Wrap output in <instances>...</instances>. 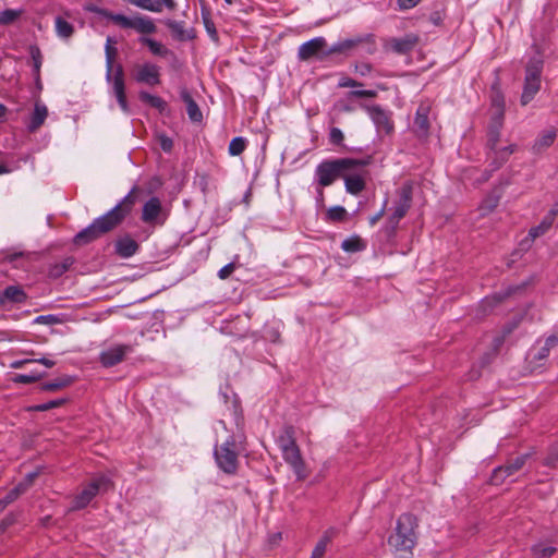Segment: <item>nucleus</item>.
I'll use <instances>...</instances> for the list:
<instances>
[{"label": "nucleus", "mask_w": 558, "mask_h": 558, "mask_svg": "<svg viewBox=\"0 0 558 558\" xmlns=\"http://www.w3.org/2000/svg\"><path fill=\"white\" fill-rule=\"evenodd\" d=\"M134 190L132 189L113 208L94 219L90 225L81 230L74 236V243L76 245L89 244L119 227L129 216L135 204Z\"/></svg>", "instance_id": "obj_1"}, {"label": "nucleus", "mask_w": 558, "mask_h": 558, "mask_svg": "<svg viewBox=\"0 0 558 558\" xmlns=\"http://www.w3.org/2000/svg\"><path fill=\"white\" fill-rule=\"evenodd\" d=\"M417 519L411 513H403L397 520L395 533L389 536L388 543L395 551L404 558H410L416 544Z\"/></svg>", "instance_id": "obj_2"}, {"label": "nucleus", "mask_w": 558, "mask_h": 558, "mask_svg": "<svg viewBox=\"0 0 558 558\" xmlns=\"http://www.w3.org/2000/svg\"><path fill=\"white\" fill-rule=\"evenodd\" d=\"M114 44L116 41L111 37L107 38L105 46L106 80L111 84L112 93L117 98L121 110L125 113H129L130 108L125 95L124 72L122 65L118 64L113 73V61L118 53L117 48L113 47Z\"/></svg>", "instance_id": "obj_3"}, {"label": "nucleus", "mask_w": 558, "mask_h": 558, "mask_svg": "<svg viewBox=\"0 0 558 558\" xmlns=\"http://www.w3.org/2000/svg\"><path fill=\"white\" fill-rule=\"evenodd\" d=\"M412 199L413 183L411 181H407L397 190V199L391 208L392 213L381 229L387 238L396 235L400 220L405 217L412 206Z\"/></svg>", "instance_id": "obj_4"}, {"label": "nucleus", "mask_w": 558, "mask_h": 558, "mask_svg": "<svg viewBox=\"0 0 558 558\" xmlns=\"http://www.w3.org/2000/svg\"><path fill=\"white\" fill-rule=\"evenodd\" d=\"M355 165L351 158L326 159L315 168V180L319 186H330L338 178L342 179L343 171Z\"/></svg>", "instance_id": "obj_5"}, {"label": "nucleus", "mask_w": 558, "mask_h": 558, "mask_svg": "<svg viewBox=\"0 0 558 558\" xmlns=\"http://www.w3.org/2000/svg\"><path fill=\"white\" fill-rule=\"evenodd\" d=\"M351 160L355 162V165L350 166L343 171L342 179L347 193L359 195L366 187V179L368 175L366 167L371 163V159L351 158Z\"/></svg>", "instance_id": "obj_6"}, {"label": "nucleus", "mask_w": 558, "mask_h": 558, "mask_svg": "<svg viewBox=\"0 0 558 558\" xmlns=\"http://www.w3.org/2000/svg\"><path fill=\"white\" fill-rule=\"evenodd\" d=\"M543 70V60L541 57L532 58L525 69V78L523 92L521 95V105L526 106L533 100L541 88V74Z\"/></svg>", "instance_id": "obj_7"}, {"label": "nucleus", "mask_w": 558, "mask_h": 558, "mask_svg": "<svg viewBox=\"0 0 558 558\" xmlns=\"http://www.w3.org/2000/svg\"><path fill=\"white\" fill-rule=\"evenodd\" d=\"M110 487L111 481L109 477L105 475L94 477L83 487L82 492L74 497L71 509L80 510L87 507L97 494L107 492Z\"/></svg>", "instance_id": "obj_8"}, {"label": "nucleus", "mask_w": 558, "mask_h": 558, "mask_svg": "<svg viewBox=\"0 0 558 558\" xmlns=\"http://www.w3.org/2000/svg\"><path fill=\"white\" fill-rule=\"evenodd\" d=\"M215 458L218 466L228 474H234L238 470V452L235 440L229 437L219 448L215 450Z\"/></svg>", "instance_id": "obj_9"}, {"label": "nucleus", "mask_w": 558, "mask_h": 558, "mask_svg": "<svg viewBox=\"0 0 558 558\" xmlns=\"http://www.w3.org/2000/svg\"><path fill=\"white\" fill-rule=\"evenodd\" d=\"M500 131L501 129L488 128L487 145L492 153L494 154V170L499 168L508 159V157L515 150V145H509L504 148L497 147L500 138Z\"/></svg>", "instance_id": "obj_10"}, {"label": "nucleus", "mask_w": 558, "mask_h": 558, "mask_svg": "<svg viewBox=\"0 0 558 558\" xmlns=\"http://www.w3.org/2000/svg\"><path fill=\"white\" fill-rule=\"evenodd\" d=\"M132 352L131 344H114L100 352L99 362L104 367H112L121 363Z\"/></svg>", "instance_id": "obj_11"}, {"label": "nucleus", "mask_w": 558, "mask_h": 558, "mask_svg": "<svg viewBox=\"0 0 558 558\" xmlns=\"http://www.w3.org/2000/svg\"><path fill=\"white\" fill-rule=\"evenodd\" d=\"M133 77L140 84L156 86L160 84V68L151 62H145L135 68Z\"/></svg>", "instance_id": "obj_12"}, {"label": "nucleus", "mask_w": 558, "mask_h": 558, "mask_svg": "<svg viewBox=\"0 0 558 558\" xmlns=\"http://www.w3.org/2000/svg\"><path fill=\"white\" fill-rule=\"evenodd\" d=\"M526 459H527V456L522 454V456L517 457L513 461L508 462L501 466L494 469L492 476H490L492 484L499 485V484L504 483V481L507 477L513 475L514 473H517L519 470H521L523 468Z\"/></svg>", "instance_id": "obj_13"}, {"label": "nucleus", "mask_w": 558, "mask_h": 558, "mask_svg": "<svg viewBox=\"0 0 558 558\" xmlns=\"http://www.w3.org/2000/svg\"><path fill=\"white\" fill-rule=\"evenodd\" d=\"M327 46L326 39L324 37H315L306 43H303L299 47L298 57L300 60H310L313 57H318L320 53L323 56H327L331 52H335L336 49H331L329 51H324Z\"/></svg>", "instance_id": "obj_14"}, {"label": "nucleus", "mask_w": 558, "mask_h": 558, "mask_svg": "<svg viewBox=\"0 0 558 558\" xmlns=\"http://www.w3.org/2000/svg\"><path fill=\"white\" fill-rule=\"evenodd\" d=\"M283 460L292 468L298 480L306 477L305 463L302 459L299 446L295 444L291 447L281 449Z\"/></svg>", "instance_id": "obj_15"}, {"label": "nucleus", "mask_w": 558, "mask_h": 558, "mask_svg": "<svg viewBox=\"0 0 558 558\" xmlns=\"http://www.w3.org/2000/svg\"><path fill=\"white\" fill-rule=\"evenodd\" d=\"M366 110L377 128L378 132L389 134L393 130V123L389 114L379 106H368Z\"/></svg>", "instance_id": "obj_16"}, {"label": "nucleus", "mask_w": 558, "mask_h": 558, "mask_svg": "<svg viewBox=\"0 0 558 558\" xmlns=\"http://www.w3.org/2000/svg\"><path fill=\"white\" fill-rule=\"evenodd\" d=\"M418 37L414 34H407L403 37L400 38H389L385 45L387 49H390L391 51L399 53V54H405L413 50V48L417 45Z\"/></svg>", "instance_id": "obj_17"}, {"label": "nucleus", "mask_w": 558, "mask_h": 558, "mask_svg": "<svg viewBox=\"0 0 558 558\" xmlns=\"http://www.w3.org/2000/svg\"><path fill=\"white\" fill-rule=\"evenodd\" d=\"M429 112L430 106L427 102H422L417 107L414 118V132L420 137H426L429 132Z\"/></svg>", "instance_id": "obj_18"}, {"label": "nucleus", "mask_w": 558, "mask_h": 558, "mask_svg": "<svg viewBox=\"0 0 558 558\" xmlns=\"http://www.w3.org/2000/svg\"><path fill=\"white\" fill-rule=\"evenodd\" d=\"M48 117V108L41 101H36L34 105V111L29 116L26 123V129L29 133H35L46 121Z\"/></svg>", "instance_id": "obj_19"}, {"label": "nucleus", "mask_w": 558, "mask_h": 558, "mask_svg": "<svg viewBox=\"0 0 558 558\" xmlns=\"http://www.w3.org/2000/svg\"><path fill=\"white\" fill-rule=\"evenodd\" d=\"M138 243L130 235H124L116 241L114 250L117 255L122 258H130L138 251Z\"/></svg>", "instance_id": "obj_20"}, {"label": "nucleus", "mask_w": 558, "mask_h": 558, "mask_svg": "<svg viewBox=\"0 0 558 558\" xmlns=\"http://www.w3.org/2000/svg\"><path fill=\"white\" fill-rule=\"evenodd\" d=\"M557 215V210H550L541 221L539 225L533 227L529 231L527 238L523 241L524 242H533L536 238L545 234L553 226L555 218Z\"/></svg>", "instance_id": "obj_21"}, {"label": "nucleus", "mask_w": 558, "mask_h": 558, "mask_svg": "<svg viewBox=\"0 0 558 558\" xmlns=\"http://www.w3.org/2000/svg\"><path fill=\"white\" fill-rule=\"evenodd\" d=\"M181 99L184 101L186 106V112L192 122H202L203 113L196 104V101L192 98L191 94L187 89L183 88L180 93Z\"/></svg>", "instance_id": "obj_22"}, {"label": "nucleus", "mask_w": 558, "mask_h": 558, "mask_svg": "<svg viewBox=\"0 0 558 558\" xmlns=\"http://www.w3.org/2000/svg\"><path fill=\"white\" fill-rule=\"evenodd\" d=\"M161 213V203L158 197H150L143 206L142 220L146 223L156 221Z\"/></svg>", "instance_id": "obj_23"}, {"label": "nucleus", "mask_w": 558, "mask_h": 558, "mask_svg": "<svg viewBox=\"0 0 558 558\" xmlns=\"http://www.w3.org/2000/svg\"><path fill=\"white\" fill-rule=\"evenodd\" d=\"M131 28L140 34H154L156 32V25L154 21L148 16L138 14L132 17Z\"/></svg>", "instance_id": "obj_24"}, {"label": "nucleus", "mask_w": 558, "mask_h": 558, "mask_svg": "<svg viewBox=\"0 0 558 558\" xmlns=\"http://www.w3.org/2000/svg\"><path fill=\"white\" fill-rule=\"evenodd\" d=\"M4 304L24 303L27 299L25 291L20 286H9L2 292Z\"/></svg>", "instance_id": "obj_25"}, {"label": "nucleus", "mask_w": 558, "mask_h": 558, "mask_svg": "<svg viewBox=\"0 0 558 558\" xmlns=\"http://www.w3.org/2000/svg\"><path fill=\"white\" fill-rule=\"evenodd\" d=\"M140 43L148 47L149 51L157 57L167 58L172 56V51L168 49L163 44L150 38V37H141Z\"/></svg>", "instance_id": "obj_26"}, {"label": "nucleus", "mask_w": 558, "mask_h": 558, "mask_svg": "<svg viewBox=\"0 0 558 558\" xmlns=\"http://www.w3.org/2000/svg\"><path fill=\"white\" fill-rule=\"evenodd\" d=\"M556 138V130L549 129L539 134V136L536 138L533 149L535 151H542L543 149L549 147Z\"/></svg>", "instance_id": "obj_27"}, {"label": "nucleus", "mask_w": 558, "mask_h": 558, "mask_svg": "<svg viewBox=\"0 0 558 558\" xmlns=\"http://www.w3.org/2000/svg\"><path fill=\"white\" fill-rule=\"evenodd\" d=\"M280 450L295 445L294 428L290 425L284 426L276 439Z\"/></svg>", "instance_id": "obj_28"}, {"label": "nucleus", "mask_w": 558, "mask_h": 558, "mask_svg": "<svg viewBox=\"0 0 558 558\" xmlns=\"http://www.w3.org/2000/svg\"><path fill=\"white\" fill-rule=\"evenodd\" d=\"M73 265V258L66 257L62 262L54 263L49 266L48 276L52 279L61 277Z\"/></svg>", "instance_id": "obj_29"}, {"label": "nucleus", "mask_w": 558, "mask_h": 558, "mask_svg": "<svg viewBox=\"0 0 558 558\" xmlns=\"http://www.w3.org/2000/svg\"><path fill=\"white\" fill-rule=\"evenodd\" d=\"M28 50H29L31 59L33 61L34 76L36 78V82L39 83L40 82V68L43 64L41 51H40L39 47L36 45L29 46Z\"/></svg>", "instance_id": "obj_30"}, {"label": "nucleus", "mask_w": 558, "mask_h": 558, "mask_svg": "<svg viewBox=\"0 0 558 558\" xmlns=\"http://www.w3.org/2000/svg\"><path fill=\"white\" fill-rule=\"evenodd\" d=\"M140 99L143 102L150 105L153 108H156L159 112H163L167 108V102L159 96L151 95L147 92H140Z\"/></svg>", "instance_id": "obj_31"}, {"label": "nucleus", "mask_w": 558, "mask_h": 558, "mask_svg": "<svg viewBox=\"0 0 558 558\" xmlns=\"http://www.w3.org/2000/svg\"><path fill=\"white\" fill-rule=\"evenodd\" d=\"M531 551L532 558H551L556 554L557 548L545 543H538L531 548Z\"/></svg>", "instance_id": "obj_32"}, {"label": "nucleus", "mask_w": 558, "mask_h": 558, "mask_svg": "<svg viewBox=\"0 0 558 558\" xmlns=\"http://www.w3.org/2000/svg\"><path fill=\"white\" fill-rule=\"evenodd\" d=\"M56 33L59 37L68 39L73 35L74 27L71 23L61 16H57L54 20Z\"/></svg>", "instance_id": "obj_33"}, {"label": "nucleus", "mask_w": 558, "mask_h": 558, "mask_svg": "<svg viewBox=\"0 0 558 558\" xmlns=\"http://www.w3.org/2000/svg\"><path fill=\"white\" fill-rule=\"evenodd\" d=\"M73 379L70 376H62L54 380L45 383L40 386V390L43 391H57L64 387H68L72 384Z\"/></svg>", "instance_id": "obj_34"}, {"label": "nucleus", "mask_w": 558, "mask_h": 558, "mask_svg": "<svg viewBox=\"0 0 558 558\" xmlns=\"http://www.w3.org/2000/svg\"><path fill=\"white\" fill-rule=\"evenodd\" d=\"M104 16L122 28L132 27V17H129L126 15L113 12H105Z\"/></svg>", "instance_id": "obj_35"}, {"label": "nucleus", "mask_w": 558, "mask_h": 558, "mask_svg": "<svg viewBox=\"0 0 558 558\" xmlns=\"http://www.w3.org/2000/svg\"><path fill=\"white\" fill-rule=\"evenodd\" d=\"M22 9H7L0 11V25H10L15 22L22 14Z\"/></svg>", "instance_id": "obj_36"}, {"label": "nucleus", "mask_w": 558, "mask_h": 558, "mask_svg": "<svg viewBox=\"0 0 558 558\" xmlns=\"http://www.w3.org/2000/svg\"><path fill=\"white\" fill-rule=\"evenodd\" d=\"M24 494V487L16 485L2 499H0V512H2L10 504Z\"/></svg>", "instance_id": "obj_37"}, {"label": "nucleus", "mask_w": 558, "mask_h": 558, "mask_svg": "<svg viewBox=\"0 0 558 558\" xmlns=\"http://www.w3.org/2000/svg\"><path fill=\"white\" fill-rule=\"evenodd\" d=\"M246 145H247L246 138H244L242 136L233 137L231 140V142L229 143L228 153L231 156H239L245 150Z\"/></svg>", "instance_id": "obj_38"}, {"label": "nucleus", "mask_w": 558, "mask_h": 558, "mask_svg": "<svg viewBox=\"0 0 558 558\" xmlns=\"http://www.w3.org/2000/svg\"><path fill=\"white\" fill-rule=\"evenodd\" d=\"M165 24L177 39L183 40L185 38L184 22L169 19Z\"/></svg>", "instance_id": "obj_39"}, {"label": "nucleus", "mask_w": 558, "mask_h": 558, "mask_svg": "<svg viewBox=\"0 0 558 558\" xmlns=\"http://www.w3.org/2000/svg\"><path fill=\"white\" fill-rule=\"evenodd\" d=\"M331 537L326 533L315 545L310 558H324Z\"/></svg>", "instance_id": "obj_40"}, {"label": "nucleus", "mask_w": 558, "mask_h": 558, "mask_svg": "<svg viewBox=\"0 0 558 558\" xmlns=\"http://www.w3.org/2000/svg\"><path fill=\"white\" fill-rule=\"evenodd\" d=\"M362 240L357 236L345 239L341 243V248L345 252H360L364 248Z\"/></svg>", "instance_id": "obj_41"}, {"label": "nucleus", "mask_w": 558, "mask_h": 558, "mask_svg": "<svg viewBox=\"0 0 558 558\" xmlns=\"http://www.w3.org/2000/svg\"><path fill=\"white\" fill-rule=\"evenodd\" d=\"M64 403H65V399H56V400H51V401H48L45 403L33 405L28 410L35 411V412H45V411H48V410H51L54 408H59Z\"/></svg>", "instance_id": "obj_42"}, {"label": "nucleus", "mask_w": 558, "mask_h": 558, "mask_svg": "<svg viewBox=\"0 0 558 558\" xmlns=\"http://www.w3.org/2000/svg\"><path fill=\"white\" fill-rule=\"evenodd\" d=\"M43 377L41 374H37V373H32V374H16L14 377H13V383L15 384H32V383H35L37 380H39L40 378Z\"/></svg>", "instance_id": "obj_43"}, {"label": "nucleus", "mask_w": 558, "mask_h": 558, "mask_svg": "<svg viewBox=\"0 0 558 558\" xmlns=\"http://www.w3.org/2000/svg\"><path fill=\"white\" fill-rule=\"evenodd\" d=\"M505 110H490V123L488 128L502 129Z\"/></svg>", "instance_id": "obj_44"}, {"label": "nucleus", "mask_w": 558, "mask_h": 558, "mask_svg": "<svg viewBox=\"0 0 558 558\" xmlns=\"http://www.w3.org/2000/svg\"><path fill=\"white\" fill-rule=\"evenodd\" d=\"M345 214L347 211L342 206H333L328 209L327 217L331 221H341Z\"/></svg>", "instance_id": "obj_45"}, {"label": "nucleus", "mask_w": 558, "mask_h": 558, "mask_svg": "<svg viewBox=\"0 0 558 558\" xmlns=\"http://www.w3.org/2000/svg\"><path fill=\"white\" fill-rule=\"evenodd\" d=\"M34 323L41 325H57L61 323V319L57 315L49 314L37 316L34 319Z\"/></svg>", "instance_id": "obj_46"}, {"label": "nucleus", "mask_w": 558, "mask_h": 558, "mask_svg": "<svg viewBox=\"0 0 558 558\" xmlns=\"http://www.w3.org/2000/svg\"><path fill=\"white\" fill-rule=\"evenodd\" d=\"M344 140L343 132L339 128H331L329 131V142L332 145H342Z\"/></svg>", "instance_id": "obj_47"}, {"label": "nucleus", "mask_w": 558, "mask_h": 558, "mask_svg": "<svg viewBox=\"0 0 558 558\" xmlns=\"http://www.w3.org/2000/svg\"><path fill=\"white\" fill-rule=\"evenodd\" d=\"M498 203L499 196H489L481 205V210L483 211V214H487L492 211L494 208H496Z\"/></svg>", "instance_id": "obj_48"}, {"label": "nucleus", "mask_w": 558, "mask_h": 558, "mask_svg": "<svg viewBox=\"0 0 558 558\" xmlns=\"http://www.w3.org/2000/svg\"><path fill=\"white\" fill-rule=\"evenodd\" d=\"M490 110H505V98L500 93H496L492 98Z\"/></svg>", "instance_id": "obj_49"}, {"label": "nucleus", "mask_w": 558, "mask_h": 558, "mask_svg": "<svg viewBox=\"0 0 558 558\" xmlns=\"http://www.w3.org/2000/svg\"><path fill=\"white\" fill-rule=\"evenodd\" d=\"M387 204H388V198L386 197L385 201H384V204H383V206L380 208V210L378 213H376L375 215L369 217V225L372 227H374L383 218V216L386 213Z\"/></svg>", "instance_id": "obj_50"}, {"label": "nucleus", "mask_w": 558, "mask_h": 558, "mask_svg": "<svg viewBox=\"0 0 558 558\" xmlns=\"http://www.w3.org/2000/svg\"><path fill=\"white\" fill-rule=\"evenodd\" d=\"M350 95L357 98H374L376 96V92L372 89H357L352 90Z\"/></svg>", "instance_id": "obj_51"}, {"label": "nucleus", "mask_w": 558, "mask_h": 558, "mask_svg": "<svg viewBox=\"0 0 558 558\" xmlns=\"http://www.w3.org/2000/svg\"><path fill=\"white\" fill-rule=\"evenodd\" d=\"M37 475H38L37 472H31V473L26 474L24 480L22 482H20L17 485L24 487V493H25L32 486V484Z\"/></svg>", "instance_id": "obj_52"}, {"label": "nucleus", "mask_w": 558, "mask_h": 558, "mask_svg": "<svg viewBox=\"0 0 558 558\" xmlns=\"http://www.w3.org/2000/svg\"><path fill=\"white\" fill-rule=\"evenodd\" d=\"M235 266L233 263H229L225 265L219 271L218 277L220 279H227L234 270Z\"/></svg>", "instance_id": "obj_53"}, {"label": "nucleus", "mask_w": 558, "mask_h": 558, "mask_svg": "<svg viewBox=\"0 0 558 558\" xmlns=\"http://www.w3.org/2000/svg\"><path fill=\"white\" fill-rule=\"evenodd\" d=\"M339 87H355V86H362V83H359L357 81L350 78V77H342L339 83Z\"/></svg>", "instance_id": "obj_54"}, {"label": "nucleus", "mask_w": 558, "mask_h": 558, "mask_svg": "<svg viewBox=\"0 0 558 558\" xmlns=\"http://www.w3.org/2000/svg\"><path fill=\"white\" fill-rule=\"evenodd\" d=\"M421 0H397L398 5L401 10H409L418 4Z\"/></svg>", "instance_id": "obj_55"}, {"label": "nucleus", "mask_w": 558, "mask_h": 558, "mask_svg": "<svg viewBox=\"0 0 558 558\" xmlns=\"http://www.w3.org/2000/svg\"><path fill=\"white\" fill-rule=\"evenodd\" d=\"M160 146L163 151H170L173 146V142L168 136H160Z\"/></svg>", "instance_id": "obj_56"}, {"label": "nucleus", "mask_w": 558, "mask_h": 558, "mask_svg": "<svg viewBox=\"0 0 558 558\" xmlns=\"http://www.w3.org/2000/svg\"><path fill=\"white\" fill-rule=\"evenodd\" d=\"M355 71H356L360 75L365 76V75H367V74H369V73H371V71H372V66H371V64H368V63H361V64H357V65L355 66Z\"/></svg>", "instance_id": "obj_57"}, {"label": "nucleus", "mask_w": 558, "mask_h": 558, "mask_svg": "<svg viewBox=\"0 0 558 558\" xmlns=\"http://www.w3.org/2000/svg\"><path fill=\"white\" fill-rule=\"evenodd\" d=\"M547 345L557 347L558 345V327L554 330V332L546 338Z\"/></svg>", "instance_id": "obj_58"}, {"label": "nucleus", "mask_w": 558, "mask_h": 558, "mask_svg": "<svg viewBox=\"0 0 558 558\" xmlns=\"http://www.w3.org/2000/svg\"><path fill=\"white\" fill-rule=\"evenodd\" d=\"M553 347L547 345V341L545 340L544 347L539 350V352L536 355L537 360H544L549 355L550 350Z\"/></svg>", "instance_id": "obj_59"}, {"label": "nucleus", "mask_w": 558, "mask_h": 558, "mask_svg": "<svg viewBox=\"0 0 558 558\" xmlns=\"http://www.w3.org/2000/svg\"><path fill=\"white\" fill-rule=\"evenodd\" d=\"M27 363H33V360L32 359L16 360L11 363L10 367L17 369V368H22Z\"/></svg>", "instance_id": "obj_60"}, {"label": "nucleus", "mask_w": 558, "mask_h": 558, "mask_svg": "<svg viewBox=\"0 0 558 558\" xmlns=\"http://www.w3.org/2000/svg\"><path fill=\"white\" fill-rule=\"evenodd\" d=\"M33 362L40 363L45 365L48 368H51L56 365V362L46 357H39V359H32Z\"/></svg>", "instance_id": "obj_61"}, {"label": "nucleus", "mask_w": 558, "mask_h": 558, "mask_svg": "<svg viewBox=\"0 0 558 558\" xmlns=\"http://www.w3.org/2000/svg\"><path fill=\"white\" fill-rule=\"evenodd\" d=\"M7 111H8L7 107L3 104L0 102V120L2 118H4Z\"/></svg>", "instance_id": "obj_62"}, {"label": "nucleus", "mask_w": 558, "mask_h": 558, "mask_svg": "<svg viewBox=\"0 0 558 558\" xmlns=\"http://www.w3.org/2000/svg\"><path fill=\"white\" fill-rule=\"evenodd\" d=\"M342 110H343V111H347V112H350V111H352V110H353V108H352L351 106H349V105H344V106L342 107Z\"/></svg>", "instance_id": "obj_63"}, {"label": "nucleus", "mask_w": 558, "mask_h": 558, "mask_svg": "<svg viewBox=\"0 0 558 558\" xmlns=\"http://www.w3.org/2000/svg\"><path fill=\"white\" fill-rule=\"evenodd\" d=\"M207 26V29L209 33H211V35H216V29L214 27H209L208 25Z\"/></svg>", "instance_id": "obj_64"}]
</instances>
